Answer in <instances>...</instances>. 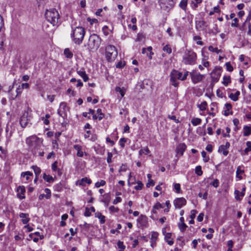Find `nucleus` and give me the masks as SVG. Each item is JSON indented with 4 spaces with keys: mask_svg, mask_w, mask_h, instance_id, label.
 Returning <instances> with one entry per match:
<instances>
[{
    "mask_svg": "<svg viewBox=\"0 0 251 251\" xmlns=\"http://www.w3.org/2000/svg\"><path fill=\"white\" fill-rule=\"evenodd\" d=\"M54 190L57 192H60L62 190V185L59 183L54 186Z\"/></svg>",
    "mask_w": 251,
    "mask_h": 251,
    "instance_id": "47",
    "label": "nucleus"
},
{
    "mask_svg": "<svg viewBox=\"0 0 251 251\" xmlns=\"http://www.w3.org/2000/svg\"><path fill=\"white\" fill-rule=\"evenodd\" d=\"M111 200V197L109 193H106L102 195L100 197V202H103L104 205L107 207L109 205Z\"/></svg>",
    "mask_w": 251,
    "mask_h": 251,
    "instance_id": "13",
    "label": "nucleus"
},
{
    "mask_svg": "<svg viewBox=\"0 0 251 251\" xmlns=\"http://www.w3.org/2000/svg\"><path fill=\"white\" fill-rule=\"evenodd\" d=\"M106 184V182L105 180H100V181H98L95 184V186L97 188H99L100 187V186H104Z\"/></svg>",
    "mask_w": 251,
    "mask_h": 251,
    "instance_id": "48",
    "label": "nucleus"
},
{
    "mask_svg": "<svg viewBox=\"0 0 251 251\" xmlns=\"http://www.w3.org/2000/svg\"><path fill=\"white\" fill-rule=\"evenodd\" d=\"M188 1V0H181L179 4V7L185 11L187 9Z\"/></svg>",
    "mask_w": 251,
    "mask_h": 251,
    "instance_id": "25",
    "label": "nucleus"
},
{
    "mask_svg": "<svg viewBox=\"0 0 251 251\" xmlns=\"http://www.w3.org/2000/svg\"><path fill=\"white\" fill-rule=\"evenodd\" d=\"M226 132H227V134H226L223 132V135L224 137H230L229 133L230 132V128L228 127H226Z\"/></svg>",
    "mask_w": 251,
    "mask_h": 251,
    "instance_id": "59",
    "label": "nucleus"
},
{
    "mask_svg": "<svg viewBox=\"0 0 251 251\" xmlns=\"http://www.w3.org/2000/svg\"><path fill=\"white\" fill-rule=\"evenodd\" d=\"M22 91V88L20 86H19V87L16 89V95L15 96H11V99L12 100H14L17 97V96L21 94Z\"/></svg>",
    "mask_w": 251,
    "mask_h": 251,
    "instance_id": "39",
    "label": "nucleus"
},
{
    "mask_svg": "<svg viewBox=\"0 0 251 251\" xmlns=\"http://www.w3.org/2000/svg\"><path fill=\"white\" fill-rule=\"evenodd\" d=\"M109 209L112 213H117L119 210L118 207H115L114 206H110Z\"/></svg>",
    "mask_w": 251,
    "mask_h": 251,
    "instance_id": "55",
    "label": "nucleus"
},
{
    "mask_svg": "<svg viewBox=\"0 0 251 251\" xmlns=\"http://www.w3.org/2000/svg\"><path fill=\"white\" fill-rule=\"evenodd\" d=\"M45 17L53 25H57L59 23V15L55 9L47 10L45 13Z\"/></svg>",
    "mask_w": 251,
    "mask_h": 251,
    "instance_id": "5",
    "label": "nucleus"
},
{
    "mask_svg": "<svg viewBox=\"0 0 251 251\" xmlns=\"http://www.w3.org/2000/svg\"><path fill=\"white\" fill-rule=\"evenodd\" d=\"M73 148L77 151L76 155L78 157H82L84 155L86 156L88 155L87 152L83 151V147L79 145H75Z\"/></svg>",
    "mask_w": 251,
    "mask_h": 251,
    "instance_id": "14",
    "label": "nucleus"
},
{
    "mask_svg": "<svg viewBox=\"0 0 251 251\" xmlns=\"http://www.w3.org/2000/svg\"><path fill=\"white\" fill-rule=\"evenodd\" d=\"M172 234L171 233H167L165 236V239L169 245H172L174 241L171 238Z\"/></svg>",
    "mask_w": 251,
    "mask_h": 251,
    "instance_id": "23",
    "label": "nucleus"
},
{
    "mask_svg": "<svg viewBox=\"0 0 251 251\" xmlns=\"http://www.w3.org/2000/svg\"><path fill=\"white\" fill-rule=\"evenodd\" d=\"M108 27L106 25L104 26L102 28V30L103 31L104 34L106 36H107L109 34V32L108 31Z\"/></svg>",
    "mask_w": 251,
    "mask_h": 251,
    "instance_id": "62",
    "label": "nucleus"
},
{
    "mask_svg": "<svg viewBox=\"0 0 251 251\" xmlns=\"http://www.w3.org/2000/svg\"><path fill=\"white\" fill-rule=\"evenodd\" d=\"M174 204L176 208L179 209L186 204V200L184 198H177L174 200Z\"/></svg>",
    "mask_w": 251,
    "mask_h": 251,
    "instance_id": "12",
    "label": "nucleus"
},
{
    "mask_svg": "<svg viewBox=\"0 0 251 251\" xmlns=\"http://www.w3.org/2000/svg\"><path fill=\"white\" fill-rule=\"evenodd\" d=\"M208 193L205 192L204 194H202L201 193H200L199 194V196L200 198H202L204 200H206L207 199Z\"/></svg>",
    "mask_w": 251,
    "mask_h": 251,
    "instance_id": "60",
    "label": "nucleus"
},
{
    "mask_svg": "<svg viewBox=\"0 0 251 251\" xmlns=\"http://www.w3.org/2000/svg\"><path fill=\"white\" fill-rule=\"evenodd\" d=\"M85 34L84 28L81 26H77L73 30L71 37L75 44L80 45L82 42Z\"/></svg>",
    "mask_w": 251,
    "mask_h": 251,
    "instance_id": "3",
    "label": "nucleus"
},
{
    "mask_svg": "<svg viewBox=\"0 0 251 251\" xmlns=\"http://www.w3.org/2000/svg\"><path fill=\"white\" fill-rule=\"evenodd\" d=\"M208 50L210 51H212V52H216L217 53H219L222 52V50H219L217 48H214L212 46H209Z\"/></svg>",
    "mask_w": 251,
    "mask_h": 251,
    "instance_id": "41",
    "label": "nucleus"
},
{
    "mask_svg": "<svg viewBox=\"0 0 251 251\" xmlns=\"http://www.w3.org/2000/svg\"><path fill=\"white\" fill-rule=\"evenodd\" d=\"M31 168L33 170L36 176H38L40 174L41 170L39 167L37 166H32Z\"/></svg>",
    "mask_w": 251,
    "mask_h": 251,
    "instance_id": "38",
    "label": "nucleus"
},
{
    "mask_svg": "<svg viewBox=\"0 0 251 251\" xmlns=\"http://www.w3.org/2000/svg\"><path fill=\"white\" fill-rule=\"evenodd\" d=\"M189 73L188 71H185L183 74L176 70L173 69L170 75L171 84L176 87H177L179 84L178 80L184 81L186 80Z\"/></svg>",
    "mask_w": 251,
    "mask_h": 251,
    "instance_id": "2",
    "label": "nucleus"
},
{
    "mask_svg": "<svg viewBox=\"0 0 251 251\" xmlns=\"http://www.w3.org/2000/svg\"><path fill=\"white\" fill-rule=\"evenodd\" d=\"M17 192L18 193V197L21 199H24L25 198V188L23 186H19L17 188Z\"/></svg>",
    "mask_w": 251,
    "mask_h": 251,
    "instance_id": "17",
    "label": "nucleus"
},
{
    "mask_svg": "<svg viewBox=\"0 0 251 251\" xmlns=\"http://www.w3.org/2000/svg\"><path fill=\"white\" fill-rule=\"evenodd\" d=\"M186 146L184 143L179 144L176 148V152L178 155L182 156L186 149Z\"/></svg>",
    "mask_w": 251,
    "mask_h": 251,
    "instance_id": "16",
    "label": "nucleus"
},
{
    "mask_svg": "<svg viewBox=\"0 0 251 251\" xmlns=\"http://www.w3.org/2000/svg\"><path fill=\"white\" fill-rule=\"evenodd\" d=\"M143 184L140 181L137 182V185L134 187V189L136 190H140L142 189Z\"/></svg>",
    "mask_w": 251,
    "mask_h": 251,
    "instance_id": "50",
    "label": "nucleus"
},
{
    "mask_svg": "<svg viewBox=\"0 0 251 251\" xmlns=\"http://www.w3.org/2000/svg\"><path fill=\"white\" fill-rule=\"evenodd\" d=\"M190 75L192 81L194 84H197L201 82L203 77L200 73L197 72H191L190 73Z\"/></svg>",
    "mask_w": 251,
    "mask_h": 251,
    "instance_id": "11",
    "label": "nucleus"
},
{
    "mask_svg": "<svg viewBox=\"0 0 251 251\" xmlns=\"http://www.w3.org/2000/svg\"><path fill=\"white\" fill-rule=\"evenodd\" d=\"M69 108L67 106L65 102L60 103L59 107L57 110L58 114L62 117L64 119L67 117V112L69 111Z\"/></svg>",
    "mask_w": 251,
    "mask_h": 251,
    "instance_id": "10",
    "label": "nucleus"
},
{
    "mask_svg": "<svg viewBox=\"0 0 251 251\" xmlns=\"http://www.w3.org/2000/svg\"><path fill=\"white\" fill-rule=\"evenodd\" d=\"M240 94V92L237 91L235 93H231L229 96V98L234 101H236L238 100V97Z\"/></svg>",
    "mask_w": 251,
    "mask_h": 251,
    "instance_id": "22",
    "label": "nucleus"
},
{
    "mask_svg": "<svg viewBox=\"0 0 251 251\" xmlns=\"http://www.w3.org/2000/svg\"><path fill=\"white\" fill-rule=\"evenodd\" d=\"M163 50L168 54H170L172 52V49L169 45L165 46L163 48Z\"/></svg>",
    "mask_w": 251,
    "mask_h": 251,
    "instance_id": "49",
    "label": "nucleus"
},
{
    "mask_svg": "<svg viewBox=\"0 0 251 251\" xmlns=\"http://www.w3.org/2000/svg\"><path fill=\"white\" fill-rule=\"evenodd\" d=\"M226 70L229 72H232L233 70L230 62H226L225 64Z\"/></svg>",
    "mask_w": 251,
    "mask_h": 251,
    "instance_id": "57",
    "label": "nucleus"
},
{
    "mask_svg": "<svg viewBox=\"0 0 251 251\" xmlns=\"http://www.w3.org/2000/svg\"><path fill=\"white\" fill-rule=\"evenodd\" d=\"M159 4L161 9L169 12L174 7L175 1L174 0H159Z\"/></svg>",
    "mask_w": 251,
    "mask_h": 251,
    "instance_id": "8",
    "label": "nucleus"
},
{
    "mask_svg": "<svg viewBox=\"0 0 251 251\" xmlns=\"http://www.w3.org/2000/svg\"><path fill=\"white\" fill-rule=\"evenodd\" d=\"M246 145L247 148L245 149L244 152L246 154H248L249 151H251V142L248 141Z\"/></svg>",
    "mask_w": 251,
    "mask_h": 251,
    "instance_id": "40",
    "label": "nucleus"
},
{
    "mask_svg": "<svg viewBox=\"0 0 251 251\" xmlns=\"http://www.w3.org/2000/svg\"><path fill=\"white\" fill-rule=\"evenodd\" d=\"M95 217L99 218L100 220V223L101 224H103L105 223V216L102 215L101 213L100 212H97L95 213Z\"/></svg>",
    "mask_w": 251,
    "mask_h": 251,
    "instance_id": "24",
    "label": "nucleus"
},
{
    "mask_svg": "<svg viewBox=\"0 0 251 251\" xmlns=\"http://www.w3.org/2000/svg\"><path fill=\"white\" fill-rule=\"evenodd\" d=\"M116 48L112 45H108L106 47V57L109 61L114 60L117 55Z\"/></svg>",
    "mask_w": 251,
    "mask_h": 251,
    "instance_id": "9",
    "label": "nucleus"
},
{
    "mask_svg": "<svg viewBox=\"0 0 251 251\" xmlns=\"http://www.w3.org/2000/svg\"><path fill=\"white\" fill-rule=\"evenodd\" d=\"M150 153V151L149 150L148 147L144 148L143 149H141L139 151V154L140 155H147Z\"/></svg>",
    "mask_w": 251,
    "mask_h": 251,
    "instance_id": "32",
    "label": "nucleus"
},
{
    "mask_svg": "<svg viewBox=\"0 0 251 251\" xmlns=\"http://www.w3.org/2000/svg\"><path fill=\"white\" fill-rule=\"evenodd\" d=\"M94 149L97 154L103 155L105 152V148L103 146L97 145L94 147Z\"/></svg>",
    "mask_w": 251,
    "mask_h": 251,
    "instance_id": "18",
    "label": "nucleus"
},
{
    "mask_svg": "<svg viewBox=\"0 0 251 251\" xmlns=\"http://www.w3.org/2000/svg\"><path fill=\"white\" fill-rule=\"evenodd\" d=\"M168 117L169 119L174 120L175 121V122L176 123H180V121L178 120V119H176V116H175V115H169Z\"/></svg>",
    "mask_w": 251,
    "mask_h": 251,
    "instance_id": "56",
    "label": "nucleus"
},
{
    "mask_svg": "<svg viewBox=\"0 0 251 251\" xmlns=\"http://www.w3.org/2000/svg\"><path fill=\"white\" fill-rule=\"evenodd\" d=\"M101 43V39L98 35L93 34L89 37L87 43L88 49L90 51L97 50Z\"/></svg>",
    "mask_w": 251,
    "mask_h": 251,
    "instance_id": "4",
    "label": "nucleus"
},
{
    "mask_svg": "<svg viewBox=\"0 0 251 251\" xmlns=\"http://www.w3.org/2000/svg\"><path fill=\"white\" fill-rule=\"evenodd\" d=\"M207 103L206 101H204L202 102L200 104L198 105V107L201 111H204L206 109Z\"/></svg>",
    "mask_w": 251,
    "mask_h": 251,
    "instance_id": "37",
    "label": "nucleus"
},
{
    "mask_svg": "<svg viewBox=\"0 0 251 251\" xmlns=\"http://www.w3.org/2000/svg\"><path fill=\"white\" fill-rule=\"evenodd\" d=\"M251 134V126H247L243 127V135L245 136H249Z\"/></svg>",
    "mask_w": 251,
    "mask_h": 251,
    "instance_id": "26",
    "label": "nucleus"
},
{
    "mask_svg": "<svg viewBox=\"0 0 251 251\" xmlns=\"http://www.w3.org/2000/svg\"><path fill=\"white\" fill-rule=\"evenodd\" d=\"M64 53L65 56L68 58H72L73 56V53L70 51V49L66 48L64 50Z\"/></svg>",
    "mask_w": 251,
    "mask_h": 251,
    "instance_id": "33",
    "label": "nucleus"
},
{
    "mask_svg": "<svg viewBox=\"0 0 251 251\" xmlns=\"http://www.w3.org/2000/svg\"><path fill=\"white\" fill-rule=\"evenodd\" d=\"M221 76V70H215L211 73L212 80L213 82H217L219 81Z\"/></svg>",
    "mask_w": 251,
    "mask_h": 251,
    "instance_id": "15",
    "label": "nucleus"
},
{
    "mask_svg": "<svg viewBox=\"0 0 251 251\" xmlns=\"http://www.w3.org/2000/svg\"><path fill=\"white\" fill-rule=\"evenodd\" d=\"M197 54L192 50H186L183 55L182 62L185 65H193L196 62Z\"/></svg>",
    "mask_w": 251,
    "mask_h": 251,
    "instance_id": "6",
    "label": "nucleus"
},
{
    "mask_svg": "<svg viewBox=\"0 0 251 251\" xmlns=\"http://www.w3.org/2000/svg\"><path fill=\"white\" fill-rule=\"evenodd\" d=\"M32 175L33 174L31 172L26 171L22 173L21 176V177H25V179L27 181L30 179V177L32 176Z\"/></svg>",
    "mask_w": 251,
    "mask_h": 251,
    "instance_id": "27",
    "label": "nucleus"
},
{
    "mask_svg": "<svg viewBox=\"0 0 251 251\" xmlns=\"http://www.w3.org/2000/svg\"><path fill=\"white\" fill-rule=\"evenodd\" d=\"M77 73L82 78L84 81L86 82L89 80V77L86 74L85 71L84 70V69H82L80 70H77Z\"/></svg>",
    "mask_w": 251,
    "mask_h": 251,
    "instance_id": "20",
    "label": "nucleus"
},
{
    "mask_svg": "<svg viewBox=\"0 0 251 251\" xmlns=\"http://www.w3.org/2000/svg\"><path fill=\"white\" fill-rule=\"evenodd\" d=\"M238 19L237 18H235L234 19H233V20H232V22L231 23V26L237 27L238 26Z\"/></svg>",
    "mask_w": 251,
    "mask_h": 251,
    "instance_id": "58",
    "label": "nucleus"
},
{
    "mask_svg": "<svg viewBox=\"0 0 251 251\" xmlns=\"http://www.w3.org/2000/svg\"><path fill=\"white\" fill-rule=\"evenodd\" d=\"M178 226L181 232L185 231L187 227V226L184 223H178Z\"/></svg>",
    "mask_w": 251,
    "mask_h": 251,
    "instance_id": "45",
    "label": "nucleus"
},
{
    "mask_svg": "<svg viewBox=\"0 0 251 251\" xmlns=\"http://www.w3.org/2000/svg\"><path fill=\"white\" fill-rule=\"evenodd\" d=\"M127 139L122 138L119 140V144L122 148H124L125 146V143L126 142Z\"/></svg>",
    "mask_w": 251,
    "mask_h": 251,
    "instance_id": "51",
    "label": "nucleus"
},
{
    "mask_svg": "<svg viewBox=\"0 0 251 251\" xmlns=\"http://www.w3.org/2000/svg\"><path fill=\"white\" fill-rule=\"evenodd\" d=\"M113 156V154L111 152H108L107 153V162L108 163H110L112 161V157Z\"/></svg>",
    "mask_w": 251,
    "mask_h": 251,
    "instance_id": "61",
    "label": "nucleus"
},
{
    "mask_svg": "<svg viewBox=\"0 0 251 251\" xmlns=\"http://www.w3.org/2000/svg\"><path fill=\"white\" fill-rule=\"evenodd\" d=\"M158 236V233L157 232L153 231L152 232L151 239V246L152 247H154L156 245V241Z\"/></svg>",
    "mask_w": 251,
    "mask_h": 251,
    "instance_id": "21",
    "label": "nucleus"
},
{
    "mask_svg": "<svg viewBox=\"0 0 251 251\" xmlns=\"http://www.w3.org/2000/svg\"><path fill=\"white\" fill-rule=\"evenodd\" d=\"M174 189L177 193H179L181 191L180 185L179 183H175L174 184Z\"/></svg>",
    "mask_w": 251,
    "mask_h": 251,
    "instance_id": "53",
    "label": "nucleus"
},
{
    "mask_svg": "<svg viewBox=\"0 0 251 251\" xmlns=\"http://www.w3.org/2000/svg\"><path fill=\"white\" fill-rule=\"evenodd\" d=\"M195 173L199 176H201L202 175L203 172L201 166H197L195 168Z\"/></svg>",
    "mask_w": 251,
    "mask_h": 251,
    "instance_id": "43",
    "label": "nucleus"
},
{
    "mask_svg": "<svg viewBox=\"0 0 251 251\" xmlns=\"http://www.w3.org/2000/svg\"><path fill=\"white\" fill-rule=\"evenodd\" d=\"M201 37L200 36H195L194 37L193 39L194 41H197V44L199 45H203V42L201 41Z\"/></svg>",
    "mask_w": 251,
    "mask_h": 251,
    "instance_id": "46",
    "label": "nucleus"
},
{
    "mask_svg": "<svg viewBox=\"0 0 251 251\" xmlns=\"http://www.w3.org/2000/svg\"><path fill=\"white\" fill-rule=\"evenodd\" d=\"M19 217L22 218V223L25 225L27 224L30 220L28 213H21L20 214Z\"/></svg>",
    "mask_w": 251,
    "mask_h": 251,
    "instance_id": "19",
    "label": "nucleus"
},
{
    "mask_svg": "<svg viewBox=\"0 0 251 251\" xmlns=\"http://www.w3.org/2000/svg\"><path fill=\"white\" fill-rule=\"evenodd\" d=\"M43 178L45 181L49 183L52 182L53 181L52 176L49 175H47L46 173L43 174Z\"/></svg>",
    "mask_w": 251,
    "mask_h": 251,
    "instance_id": "30",
    "label": "nucleus"
},
{
    "mask_svg": "<svg viewBox=\"0 0 251 251\" xmlns=\"http://www.w3.org/2000/svg\"><path fill=\"white\" fill-rule=\"evenodd\" d=\"M45 192L46 193V195H45L46 198L47 199H50L51 196L50 190L48 188H46L45 189Z\"/></svg>",
    "mask_w": 251,
    "mask_h": 251,
    "instance_id": "54",
    "label": "nucleus"
},
{
    "mask_svg": "<svg viewBox=\"0 0 251 251\" xmlns=\"http://www.w3.org/2000/svg\"><path fill=\"white\" fill-rule=\"evenodd\" d=\"M91 182H92V181L90 179L88 178L87 177H85L82 178L80 180V182H79V185H83L84 183H86L88 184H90L91 183Z\"/></svg>",
    "mask_w": 251,
    "mask_h": 251,
    "instance_id": "34",
    "label": "nucleus"
},
{
    "mask_svg": "<svg viewBox=\"0 0 251 251\" xmlns=\"http://www.w3.org/2000/svg\"><path fill=\"white\" fill-rule=\"evenodd\" d=\"M51 169L53 171H56L57 170V162L55 161L51 165Z\"/></svg>",
    "mask_w": 251,
    "mask_h": 251,
    "instance_id": "63",
    "label": "nucleus"
},
{
    "mask_svg": "<svg viewBox=\"0 0 251 251\" xmlns=\"http://www.w3.org/2000/svg\"><path fill=\"white\" fill-rule=\"evenodd\" d=\"M97 114H98V118L99 120L102 119L104 116V114L102 113L101 109H98L97 110Z\"/></svg>",
    "mask_w": 251,
    "mask_h": 251,
    "instance_id": "52",
    "label": "nucleus"
},
{
    "mask_svg": "<svg viewBox=\"0 0 251 251\" xmlns=\"http://www.w3.org/2000/svg\"><path fill=\"white\" fill-rule=\"evenodd\" d=\"M32 118V111L30 109H28L25 111L21 117L20 123L22 127H25L28 124L31 125L30 123Z\"/></svg>",
    "mask_w": 251,
    "mask_h": 251,
    "instance_id": "7",
    "label": "nucleus"
},
{
    "mask_svg": "<svg viewBox=\"0 0 251 251\" xmlns=\"http://www.w3.org/2000/svg\"><path fill=\"white\" fill-rule=\"evenodd\" d=\"M218 152L220 153H222L225 156H226L228 153V150L226 149V148L224 147V145H221L219 147Z\"/></svg>",
    "mask_w": 251,
    "mask_h": 251,
    "instance_id": "29",
    "label": "nucleus"
},
{
    "mask_svg": "<svg viewBox=\"0 0 251 251\" xmlns=\"http://www.w3.org/2000/svg\"><path fill=\"white\" fill-rule=\"evenodd\" d=\"M201 120L198 118H193L191 120V123L194 126H198L201 124Z\"/></svg>",
    "mask_w": 251,
    "mask_h": 251,
    "instance_id": "31",
    "label": "nucleus"
},
{
    "mask_svg": "<svg viewBox=\"0 0 251 251\" xmlns=\"http://www.w3.org/2000/svg\"><path fill=\"white\" fill-rule=\"evenodd\" d=\"M201 156L203 158V160L204 162H208L209 160V157L207 155L206 152L205 151H202L201 152Z\"/></svg>",
    "mask_w": 251,
    "mask_h": 251,
    "instance_id": "44",
    "label": "nucleus"
},
{
    "mask_svg": "<svg viewBox=\"0 0 251 251\" xmlns=\"http://www.w3.org/2000/svg\"><path fill=\"white\" fill-rule=\"evenodd\" d=\"M230 82L231 80L230 76L225 75L223 77V81L222 83L225 86H227L229 83H230Z\"/></svg>",
    "mask_w": 251,
    "mask_h": 251,
    "instance_id": "35",
    "label": "nucleus"
},
{
    "mask_svg": "<svg viewBox=\"0 0 251 251\" xmlns=\"http://www.w3.org/2000/svg\"><path fill=\"white\" fill-rule=\"evenodd\" d=\"M25 143L32 153L36 155L41 147L42 140L36 135H32L26 138Z\"/></svg>",
    "mask_w": 251,
    "mask_h": 251,
    "instance_id": "1",
    "label": "nucleus"
},
{
    "mask_svg": "<svg viewBox=\"0 0 251 251\" xmlns=\"http://www.w3.org/2000/svg\"><path fill=\"white\" fill-rule=\"evenodd\" d=\"M52 148L54 149H57L58 148V145L56 140H52Z\"/></svg>",
    "mask_w": 251,
    "mask_h": 251,
    "instance_id": "64",
    "label": "nucleus"
},
{
    "mask_svg": "<svg viewBox=\"0 0 251 251\" xmlns=\"http://www.w3.org/2000/svg\"><path fill=\"white\" fill-rule=\"evenodd\" d=\"M202 2V0H192L191 2V7L195 9L198 7V4H200Z\"/></svg>",
    "mask_w": 251,
    "mask_h": 251,
    "instance_id": "36",
    "label": "nucleus"
},
{
    "mask_svg": "<svg viewBox=\"0 0 251 251\" xmlns=\"http://www.w3.org/2000/svg\"><path fill=\"white\" fill-rule=\"evenodd\" d=\"M163 208V206L160 203L157 202L153 205L152 209V212L154 214H156V213H157V210L160 209V208Z\"/></svg>",
    "mask_w": 251,
    "mask_h": 251,
    "instance_id": "28",
    "label": "nucleus"
},
{
    "mask_svg": "<svg viewBox=\"0 0 251 251\" xmlns=\"http://www.w3.org/2000/svg\"><path fill=\"white\" fill-rule=\"evenodd\" d=\"M117 246L118 248L120 249L119 251H124V250L126 248V246L124 245L123 242L119 241L117 243Z\"/></svg>",
    "mask_w": 251,
    "mask_h": 251,
    "instance_id": "42",
    "label": "nucleus"
}]
</instances>
